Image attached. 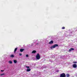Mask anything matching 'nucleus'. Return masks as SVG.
<instances>
[{"label":"nucleus","instance_id":"obj_21","mask_svg":"<svg viewBox=\"0 0 77 77\" xmlns=\"http://www.w3.org/2000/svg\"><path fill=\"white\" fill-rule=\"evenodd\" d=\"M1 71L2 72H3L4 71V70H1Z\"/></svg>","mask_w":77,"mask_h":77},{"label":"nucleus","instance_id":"obj_13","mask_svg":"<svg viewBox=\"0 0 77 77\" xmlns=\"http://www.w3.org/2000/svg\"><path fill=\"white\" fill-rule=\"evenodd\" d=\"M67 77H69V74H67L66 75Z\"/></svg>","mask_w":77,"mask_h":77},{"label":"nucleus","instance_id":"obj_15","mask_svg":"<svg viewBox=\"0 0 77 77\" xmlns=\"http://www.w3.org/2000/svg\"><path fill=\"white\" fill-rule=\"evenodd\" d=\"M5 75V73H3V74H1L0 75L1 76H2V75Z\"/></svg>","mask_w":77,"mask_h":77},{"label":"nucleus","instance_id":"obj_2","mask_svg":"<svg viewBox=\"0 0 77 77\" xmlns=\"http://www.w3.org/2000/svg\"><path fill=\"white\" fill-rule=\"evenodd\" d=\"M36 59H37V60H39V59H40V56L39 54L38 53L36 56Z\"/></svg>","mask_w":77,"mask_h":77},{"label":"nucleus","instance_id":"obj_8","mask_svg":"<svg viewBox=\"0 0 77 77\" xmlns=\"http://www.w3.org/2000/svg\"><path fill=\"white\" fill-rule=\"evenodd\" d=\"M31 71L30 69H26V71H27V72H29V71Z\"/></svg>","mask_w":77,"mask_h":77},{"label":"nucleus","instance_id":"obj_6","mask_svg":"<svg viewBox=\"0 0 77 77\" xmlns=\"http://www.w3.org/2000/svg\"><path fill=\"white\" fill-rule=\"evenodd\" d=\"M24 51V49H20V52H23Z\"/></svg>","mask_w":77,"mask_h":77},{"label":"nucleus","instance_id":"obj_7","mask_svg":"<svg viewBox=\"0 0 77 77\" xmlns=\"http://www.w3.org/2000/svg\"><path fill=\"white\" fill-rule=\"evenodd\" d=\"M53 41L51 40L49 42V44H53Z\"/></svg>","mask_w":77,"mask_h":77},{"label":"nucleus","instance_id":"obj_12","mask_svg":"<svg viewBox=\"0 0 77 77\" xmlns=\"http://www.w3.org/2000/svg\"><path fill=\"white\" fill-rule=\"evenodd\" d=\"M17 48H16L15 49L14 51V52L15 53L16 52V51H17Z\"/></svg>","mask_w":77,"mask_h":77},{"label":"nucleus","instance_id":"obj_14","mask_svg":"<svg viewBox=\"0 0 77 77\" xmlns=\"http://www.w3.org/2000/svg\"><path fill=\"white\" fill-rule=\"evenodd\" d=\"M10 57H14V55H11Z\"/></svg>","mask_w":77,"mask_h":77},{"label":"nucleus","instance_id":"obj_3","mask_svg":"<svg viewBox=\"0 0 77 77\" xmlns=\"http://www.w3.org/2000/svg\"><path fill=\"white\" fill-rule=\"evenodd\" d=\"M66 76V75H65V74L64 73H63L62 74H61L60 75V77H65Z\"/></svg>","mask_w":77,"mask_h":77},{"label":"nucleus","instance_id":"obj_5","mask_svg":"<svg viewBox=\"0 0 77 77\" xmlns=\"http://www.w3.org/2000/svg\"><path fill=\"white\" fill-rule=\"evenodd\" d=\"M73 68H77V65L75 64H74L73 65Z\"/></svg>","mask_w":77,"mask_h":77},{"label":"nucleus","instance_id":"obj_1","mask_svg":"<svg viewBox=\"0 0 77 77\" xmlns=\"http://www.w3.org/2000/svg\"><path fill=\"white\" fill-rule=\"evenodd\" d=\"M58 46V45L57 44H56L54 45L53 46H52L51 47V48L52 49V48H54L55 47H57Z\"/></svg>","mask_w":77,"mask_h":77},{"label":"nucleus","instance_id":"obj_9","mask_svg":"<svg viewBox=\"0 0 77 77\" xmlns=\"http://www.w3.org/2000/svg\"><path fill=\"white\" fill-rule=\"evenodd\" d=\"M13 61H14V63H16L17 62V61L16 60H13Z\"/></svg>","mask_w":77,"mask_h":77},{"label":"nucleus","instance_id":"obj_17","mask_svg":"<svg viewBox=\"0 0 77 77\" xmlns=\"http://www.w3.org/2000/svg\"><path fill=\"white\" fill-rule=\"evenodd\" d=\"M62 29H65V27H62Z\"/></svg>","mask_w":77,"mask_h":77},{"label":"nucleus","instance_id":"obj_4","mask_svg":"<svg viewBox=\"0 0 77 77\" xmlns=\"http://www.w3.org/2000/svg\"><path fill=\"white\" fill-rule=\"evenodd\" d=\"M72 50H74V49L73 48H71L69 50V52H71Z\"/></svg>","mask_w":77,"mask_h":77},{"label":"nucleus","instance_id":"obj_11","mask_svg":"<svg viewBox=\"0 0 77 77\" xmlns=\"http://www.w3.org/2000/svg\"><path fill=\"white\" fill-rule=\"evenodd\" d=\"M9 63H10V64H11V63H12V62L11 61H9Z\"/></svg>","mask_w":77,"mask_h":77},{"label":"nucleus","instance_id":"obj_20","mask_svg":"<svg viewBox=\"0 0 77 77\" xmlns=\"http://www.w3.org/2000/svg\"><path fill=\"white\" fill-rule=\"evenodd\" d=\"M19 55H20V56H21V55H22V54H19Z\"/></svg>","mask_w":77,"mask_h":77},{"label":"nucleus","instance_id":"obj_16","mask_svg":"<svg viewBox=\"0 0 77 77\" xmlns=\"http://www.w3.org/2000/svg\"><path fill=\"white\" fill-rule=\"evenodd\" d=\"M26 68H27V69H29V68H30V67L29 66H26Z\"/></svg>","mask_w":77,"mask_h":77},{"label":"nucleus","instance_id":"obj_19","mask_svg":"<svg viewBox=\"0 0 77 77\" xmlns=\"http://www.w3.org/2000/svg\"><path fill=\"white\" fill-rule=\"evenodd\" d=\"M28 56H29V55L27 54V55H26V57H28Z\"/></svg>","mask_w":77,"mask_h":77},{"label":"nucleus","instance_id":"obj_18","mask_svg":"<svg viewBox=\"0 0 77 77\" xmlns=\"http://www.w3.org/2000/svg\"><path fill=\"white\" fill-rule=\"evenodd\" d=\"M73 63H77V62H73Z\"/></svg>","mask_w":77,"mask_h":77},{"label":"nucleus","instance_id":"obj_10","mask_svg":"<svg viewBox=\"0 0 77 77\" xmlns=\"http://www.w3.org/2000/svg\"><path fill=\"white\" fill-rule=\"evenodd\" d=\"M36 51H33L32 52V53H34L35 54V53H36Z\"/></svg>","mask_w":77,"mask_h":77}]
</instances>
